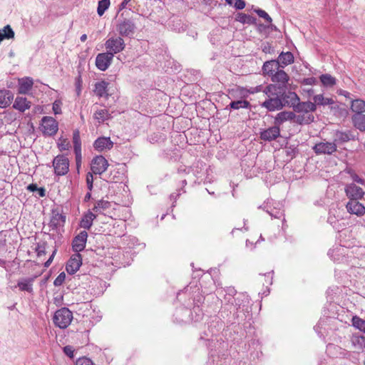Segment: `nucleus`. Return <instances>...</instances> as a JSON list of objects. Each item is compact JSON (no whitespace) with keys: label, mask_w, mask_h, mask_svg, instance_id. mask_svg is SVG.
I'll return each instance as SVG.
<instances>
[{"label":"nucleus","mask_w":365,"mask_h":365,"mask_svg":"<svg viewBox=\"0 0 365 365\" xmlns=\"http://www.w3.org/2000/svg\"><path fill=\"white\" fill-rule=\"evenodd\" d=\"M262 93L266 96V99L261 103L262 108L268 111L273 112L283 108L281 96L282 91L276 84H269L262 90Z\"/></svg>","instance_id":"nucleus-1"},{"label":"nucleus","mask_w":365,"mask_h":365,"mask_svg":"<svg viewBox=\"0 0 365 365\" xmlns=\"http://www.w3.org/2000/svg\"><path fill=\"white\" fill-rule=\"evenodd\" d=\"M283 205L279 202H276L273 200H267L264 204L259 207L267 212L272 218L280 219L283 218L284 220V214L282 209Z\"/></svg>","instance_id":"nucleus-2"},{"label":"nucleus","mask_w":365,"mask_h":365,"mask_svg":"<svg viewBox=\"0 0 365 365\" xmlns=\"http://www.w3.org/2000/svg\"><path fill=\"white\" fill-rule=\"evenodd\" d=\"M72 319V312L66 307L57 310L53 318L54 324L61 329H66L68 327Z\"/></svg>","instance_id":"nucleus-3"},{"label":"nucleus","mask_w":365,"mask_h":365,"mask_svg":"<svg viewBox=\"0 0 365 365\" xmlns=\"http://www.w3.org/2000/svg\"><path fill=\"white\" fill-rule=\"evenodd\" d=\"M41 130L44 135H54L58 130V124L55 118L51 116H44L41 119Z\"/></svg>","instance_id":"nucleus-4"},{"label":"nucleus","mask_w":365,"mask_h":365,"mask_svg":"<svg viewBox=\"0 0 365 365\" xmlns=\"http://www.w3.org/2000/svg\"><path fill=\"white\" fill-rule=\"evenodd\" d=\"M53 167L56 175H65L69 170V160L64 155H58L53 160Z\"/></svg>","instance_id":"nucleus-5"},{"label":"nucleus","mask_w":365,"mask_h":365,"mask_svg":"<svg viewBox=\"0 0 365 365\" xmlns=\"http://www.w3.org/2000/svg\"><path fill=\"white\" fill-rule=\"evenodd\" d=\"M105 47L107 52L112 53L114 56L115 54L118 53L124 50L125 43L124 40L120 36H113L109 38L105 43Z\"/></svg>","instance_id":"nucleus-6"},{"label":"nucleus","mask_w":365,"mask_h":365,"mask_svg":"<svg viewBox=\"0 0 365 365\" xmlns=\"http://www.w3.org/2000/svg\"><path fill=\"white\" fill-rule=\"evenodd\" d=\"M136 26L130 19H123L117 24V31L121 36H133L135 31Z\"/></svg>","instance_id":"nucleus-7"},{"label":"nucleus","mask_w":365,"mask_h":365,"mask_svg":"<svg viewBox=\"0 0 365 365\" xmlns=\"http://www.w3.org/2000/svg\"><path fill=\"white\" fill-rule=\"evenodd\" d=\"M108 167V160L102 155L96 156L91 161V169L93 174L101 175Z\"/></svg>","instance_id":"nucleus-8"},{"label":"nucleus","mask_w":365,"mask_h":365,"mask_svg":"<svg viewBox=\"0 0 365 365\" xmlns=\"http://www.w3.org/2000/svg\"><path fill=\"white\" fill-rule=\"evenodd\" d=\"M271 80L274 84L280 88V91L286 90L287 88L288 81L289 77L287 73L280 68L272 76Z\"/></svg>","instance_id":"nucleus-9"},{"label":"nucleus","mask_w":365,"mask_h":365,"mask_svg":"<svg viewBox=\"0 0 365 365\" xmlns=\"http://www.w3.org/2000/svg\"><path fill=\"white\" fill-rule=\"evenodd\" d=\"M113 56L112 53L105 52L98 53L96 58V66L101 71H105L108 68L112 63Z\"/></svg>","instance_id":"nucleus-10"},{"label":"nucleus","mask_w":365,"mask_h":365,"mask_svg":"<svg viewBox=\"0 0 365 365\" xmlns=\"http://www.w3.org/2000/svg\"><path fill=\"white\" fill-rule=\"evenodd\" d=\"M260 138L264 141H272L280 136V128L274 124L267 129L259 132Z\"/></svg>","instance_id":"nucleus-11"},{"label":"nucleus","mask_w":365,"mask_h":365,"mask_svg":"<svg viewBox=\"0 0 365 365\" xmlns=\"http://www.w3.org/2000/svg\"><path fill=\"white\" fill-rule=\"evenodd\" d=\"M82 264V257L81 254L76 252L72 255L69 260L68 261L66 269L70 274H75L81 267Z\"/></svg>","instance_id":"nucleus-12"},{"label":"nucleus","mask_w":365,"mask_h":365,"mask_svg":"<svg viewBox=\"0 0 365 365\" xmlns=\"http://www.w3.org/2000/svg\"><path fill=\"white\" fill-rule=\"evenodd\" d=\"M313 150L317 154L331 155L336 150V144L334 142H320L314 146Z\"/></svg>","instance_id":"nucleus-13"},{"label":"nucleus","mask_w":365,"mask_h":365,"mask_svg":"<svg viewBox=\"0 0 365 365\" xmlns=\"http://www.w3.org/2000/svg\"><path fill=\"white\" fill-rule=\"evenodd\" d=\"M285 91L286 90H282V93H281V100L282 101L283 108L288 106L294 109V106L299 102V98L294 92H286Z\"/></svg>","instance_id":"nucleus-14"},{"label":"nucleus","mask_w":365,"mask_h":365,"mask_svg":"<svg viewBox=\"0 0 365 365\" xmlns=\"http://www.w3.org/2000/svg\"><path fill=\"white\" fill-rule=\"evenodd\" d=\"M87 238H88L87 232L86 230L81 231L73 240V242H72L73 250L77 253H79V252L83 250L86 247Z\"/></svg>","instance_id":"nucleus-15"},{"label":"nucleus","mask_w":365,"mask_h":365,"mask_svg":"<svg viewBox=\"0 0 365 365\" xmlns=\"http://www.w3.org/2000/svg\"><path fill=\"white\" fill-rule=\"evenodd\" d=\"M345 192L347 197L351 200H359L364 195V192L361 187L356 185L354 183H350L346 185Z\"/></svg>","instance_id":"nucleus-16"},{"label":"nucleus","mask_w":365,"mask_h":365,"mask_svg":"<svg viewBox=\"0 0 365 365\" xmlns=\"http://www.w3.org/2000/svg\"><path fill=\"white\" fill-rule=\"evenodd\" d=\"M113 146V143L109 137H99L93 143V148L98 152L110 150Z\"/></svg>","instance_id":"nucleus-17"},{"label":"nucleus","mask_w":365,"mask_h":365,"mask_svg":"<svg viewBox=\"0 0 365 365\" xmlns=\"http://www.w3.org/2000/svg\"><path fill=\"white\" fill-rule=\"evenodd\" d=\"M294 113L312 114L316 110L315 103L310 101L299 102L294 108Z\"/></svg>","instance_id":"nucleus-18"},{"label":"nucleus","mask_w":365,"mask_h":365,"mask_svg":"<svg viewBox=\"0 0 365 365\" xmlns=\"http://www.w3.org/2000/svg\"><path fill=\"white\" fill-rule=\"evenodd\" d=\"M346 209L349 213L357 216H361L365 213L364 205L359 202L358 200H349L346 204Z\"/></svg>","instance_id":"nucleus-19"},{"label":"nucleus","mask_w":365,"mask_h":365,"mask_svg":"<svg viewBox=\"0 0 365 365\" xmlns=\"http://www.w3.org/2000/svg\"><path fill=\"white\" fill-rule=\"evenodd\" d=\"M36 278V276L21 278L18 280L16 287H18L21 291L32 293L33 284Z\"/></svg>","instance_id":"nucleus-20"},{"label":"nucleus","mask_w":365,"mask_h":365,"mask_svg":"<svg viewBox=\"0 0 365 365\" xmlns=\"http://www.w3.org/2000/svg\"><path fill=\"white\" fill-rule=\"evenodd\" d=\"M34 80L31 77H24L19 79L18 92L21 94H27L32 88Z\"/></svg>","instance_id":"nucleus-21"},{"label":"nucleus","mask_w":365,"mask_h":365,"mask_svg":"<svg viewBox=\"0 0 365 365\" xmlns=\"http://www.w3.org/2000/svg\"><path fill=\"white\" fill-rule=\"evenodd\" d=\"M294 117V113L292 111H282L278 113L274 119V124H276L279 127L282 125L284 122L292 121V118Z\"/></svg>","instance_id":"nucleus-22"},{"label":"nucleus","mask_w":365,"mask_h":365,"mask_svg":"<svg viewBox=\"0 0 365 365\" xmlns=\"http://www.w3.org/2000/svg\"><path fill=\"white\" fill-rule=\"evenodd\" d=\"M66 221V216L59 212H53L51 220L49 222V227L52 230H56L58 227L63 226Z\"/></svg>","instance_id":"nucleus-23"},{"label":"nucleus","mask_w":365,"mask_h":365,"mask_svg":"<svg viewBox=\"0 0 365 365\" xmlns=\"http://www.w3.org/2000/svg\"><path fill=\"white\" fill-rule=\"evenodd\" d=\"M14 99L13 93L7 89L0 90V108H6L12 102Z\"/></svg>","instance_id":"nucleus-24"},{"label":"nucleus","mask_w":365,"mask_h":365,"mask_svg":"<svg viewBox=\"0 0 365 365\" xmlns=\"http://www.w3.org/2000/svg\"><path fill=\"white\" fill-rule=\"evenodd\" d=\"M279 68V62L276 60H271L264 63L262 71L264 74L271 77Z\"/></svg>","instance_id":"nucleus-25"},{"label":"nucleus","mask_w":365,"mask_h":365,"mask_svg":"<svg viewBox=\"0 0 365 365\" xmlns=\"http://www.w3.org/2000/svg\"><path fill=\"white\" fill-rule=\"evenodd\" d=\"M314 120L313 114L294 113L292 121L299 125H307L312 123Z\"/></svg>","instance_id":"nucleus-26"},{"label":"nucleus","mask_w":365,"mask_h":365,"mask_svg":"<svg viewBox=\"0 0 365 365\" xmlns=\"http://www.w3.org/2000/svg\"><path fill=\"white\" fill-rule=\"evenodd\" d=\"M31 103L25 97L18 96L16 98L13 107L20 112H24L26 110L30 108Z\"/></svg>","instance_id":"nucleus-27"},{"label":"nucleus","mask_w":365,"mask_h":365,"mask_svg":"<svg viewBox=\"0 0 365 365\" xmlns=\"http://www.w3.org/2000/svg\"><path fill=\"white\" fill-rule=\"evenodd\" d=\"M276 61L279 62V66H280V68H283L285 66L290 65L294 62V56L289 51L282 52L279 55L278 58Z\"/></svg>","instance_id":"nucleus-28"},{"label":"nucleus","mask_w":365,"mask_h":365,"mask_svg":"<svg viewBox=\"0 0 365 365\" xmlns=\"http://www.w3.org/2000/svg\"><path fill=\"white\" fill-rule=\"evenodd\" d=\"M96 218V215L93 212L88 210L86 213L83 215L80 222V226L86 230H89L92 225L93 220Z\"/></svg>","instance_id":"nucleus-29"},{"label":"nucleus","mask_w":365,"mask_h":365,"mask_svg":"<svg viewBox=\"0 0 365 365\" xmlns=\"http://www.w3.org/2000/svg\"><path fill=\"white\" fill-rule=\"evenodd\" d=\"M108 83L105 81H101L97 82L95 84V89H94V92H95L96 95L97 96H98L99 98H102V97L108 98Z\"/></svg>","instance_id":"nucleus-30"},{"label":"nucleus","mask_w":365,"mask_h":365,"mask_svg":"<svg viewBox=\"0 0 365 365\" xmlns=\"http://www.w3.org/2000/svg\"><path fill=\"white\" fill-rule=\"evenodd\" d=\"M352 122L356 128L360 131H365V115L355 113L352 116Z\"/></svg>","instance_id":"nucleus-31"},{"label":"nucleus","mask_w":365,"mask_h":365,"mask_svg":"<svg viewBox=\"0 0 365 365\" xmlns=\"http://www.w3.org/2000/svg\"><path fill=\"white\" fill-rule=\"evenodd\" d=\"M110 206L111 203L109 201L101 200L95 203L92 210L96 213L103 214Z\"/></svg>","instance_id":"nucleus-32"},{"label":"nucleus","mask_w":365,"mask_h":365,"mask_svg":"<svg viewBox=\"0 0 365 365\" xmlns=\"http://www.w3.org/2000/svg\"><path fill=\"white\" fill-rule=\"evenodd\" d=\"M351 109L355 113H361L365 112V101L361 99H356L352 101Z\"/></svg>","instance_id":"nucleus-33"},{"label":"nucleus","mask_w":365,"mask_h":365,"mask_svg":"<svg viewBox=\"0 0 365 365\" xmlns=\"http://www.w3.org/2000/svg\"><path fill=\"white\" fill-rule=\"evenodd\" d=\"M93 117L99 123H102L110 118V114L106 109H99L94 113Z\"/></svg>","instance_id":"nucleus-34"},{"label":"nucleus","mask_w":365,"mask_h":365,"mask_svg":"<svg viewBox=\"0 0 365 365\" xmlns=\"http://www.w3.org/2000/svg\"><path fill=\"white\" fill-rule=\"evenodd\" d=\"M314 103L315 106H326L331 105L334 103V101L331 98H324L322 94L316 95L313 97Z\"/></svg>","instance_id":"nucleus-35"},{"label":"nucleus","mask_w":365,"mask_h":365,"mask_svg":"<svg viewBox=\"0 0 365 365\" xmlns=\"http://www.w3.org/2000/svg\"><path fill=\"white\" fill-rule=\"evenodd\" d=\"M353 138L350 133L336 131L335 133L334 143H345Z\"/></svg>","instance_id":"nucleus-36"},{"label":"nucleus","mask_w":365,"mask_h":365,"mask_svg":"<svg viewBox=\"0 0 365 365\" xmlns=\"http://www.w3.org/2000/svg\"><path fill=\"white\" fill-rule=\"evenodd\" d=\"M352 325L360 331L365 333V319L358 316H354L351 319Z\"/></svg>","instance_id":"nucleus-37"},{"label":"nucleus","mask_w":365,"mask_h":365,"mask_svg":"<svg viewBox=\"0 0 365 365\" xmlns=\"http://www.w3.org/2000/svg\"><path fill=\"white\" fill-rule=\"evenodd\" d=\"M230 106L231 108L237 110L240 108H249L250 107V103L249 101L246 100H240L236 101H232L230 103Z\"/></svg>","instance_id":"nucleus-38"},{"label":"nucleus","mask_w":365,"mask_h":365,"mask_svg":"<svg viewBox=\"0 0 365 365\" xmlns=\"http://www.w3.org/2000/svg\"><path fill=\"white\" fill-rule=\"evenodd\" d=\"M320 80L322 84L325 86H333L336 84L335 78L332 77L329 74H323L320 76Z\"/></svg>","instance_id":"nucleus-39"},{"label":"nucleus","mask_w":365,"mask_h":365,"mask_svg":"<svg viewBox=\"0 0 365 365\" xmlns=\"http://www.w3.org/2000/svg\"><path fill=\"white\" fill-rule=\"evenodd\" d=\"M110 6V0H101L98 2L97 12L99 16H102Z\"/></svg>","instance_id":"nucleus-40"},{"label":"nucleus","mask_w":365,"mask_h":365,"mask_svg":"<svg viewBox=\"0 0 365 365\" xmlns=\"http://www.w3.org/2000/svg\"><path fill=\"white\" fill-rule=\"evenodd\" d=\"M236 20L242 24H252L254 21V18L250 15L239 13L236 17Z\"/></svg>","instance_id":"nucleus-41"},{"label":"nucleus","mask_w":365,"mask_h":365,"mask_svg":"<svg viewBox=\"0 0 365 365\" xmlns=\"http://www.w3.org/2000/svg\"><path fill=\"white\" fill-rule=\"evenodd\" d=\"M73 149L81 148V140L80 137V132L78 130H75L73 133Z\"/></svg>","instance_id":"nucleus-42"},{"label":"nucleus","mask_w":365,"mask_h":365,"mask_svg":"<svg viewBox=\"0 0 365 365\" xmlns=\"http://www.w3.org/2000/svg\"><path fill=\"white\" fill-rule=\"evenodd\" d=\"M2 34L6 39L13 38L14 37V32L9 25H6L2 30Z\"/></svg>","instance_id":"nucleus-43"},{"label":"nucleus","mask_w":365,"mask_h":365,"mask_svg":"<svg viewBox=\"0 0 365 365\" xmlns=\"http://www.w3.org/2000/svg\"><path fill=\"white\" fill-rule=\"evenodd\" d=\"M347 173L350 175L353 181L360 184V185H364L365 180L360 178L354 170H348Z\"/></svg>","instance_id":"nucleus-44"},{"label":"nucleus","mask_w":365,"mask_h":365,"mask_svg":"<svg viewBox=\"0 0 365 365\" xmlns=\"http://www.w3.org/2000/svg\"><path fill=\"white\" fill-rule=\"evenodd\" d=\"M46 242L38 243L35 250L37 253L38 257H41L46 255Z\"/></svg>","instance_id":"nucleus-45"},{"label":"nucleus","mask_w":365,"mask_h":365,"mask_svg":"<svg viewBox=\"0 0 365 365\" xmlns=\"http://www.w3.org/2000/svg\"><path fill=\"white\" fill-rule=\"evenodd\" d=\"M76 365H93V362L91 359L83 356L76 360Z\"/></svg>","instance_id":"nucleus-46"},{"label":"nucleus","mask_w":365,"mask_h":365,"mask_svg":"<svg viewBox=\"0 0 365 365\" xmlns=\"http://www.w3.org/2000/svg\"><path fill=\"white\" fill-rule=\"evenodd\" d=\"M255 12L259 17L263 18L267 23L272 22V18L265 11L259 9L255 10Z\"/></svg>","instance_id":"nucleus-47"},{"label":"nucleus","mask_w":365,"mask_h":365,"mask_svg":"<svg viewBox=\"0 0 365 365\" xmlns=\"http://www.w3.org/2000/svg\"><path fill=\"white\" fill-rule=\"evenodd\" d=\"M74 153L76 155V163L77 169H78L81 165L82 162V155H81V149H74Z\"/></svg>","instance_id":"nucleus-48"},{"label":"nucleus","mask_w":365,"mask_h":365,"mask_svg":"<svg viewBox=\"0 0 365 365\" xmlns=\"http://www.w3.org/2000/svg\"><path fill=\"white\" fill-rule=\"evenodd\" d=\"M66 279V274L64 272L60 273L58 277L55 279L53 284L56 287L61 286Z\"/></svg>","instance_id":"nucleus-49"},{"label":"nucleus","mask_w":365,"mask_h":365,"mask_svg":"<svg viewBox=\"0 0 365 365\" xmlns=\"http://www.w3.org/2000/svg\"><path fill=\"white\" fill-rule=\"evenodd\" d=\"M245 300H247V298L242 294H240L236 298H234L235 304L237 309L242 305V302Z\"/></svg>","instance_id":"nucleus-50"},{"label":"nucleus","mask_w":365,"mask_h":365,"mask_svg":"<svg viewBox=\"0 0 365 365\" xmlns=\"http://www.w3.org/2000/svg\"><path fill=\"white\" fill-rule=\"evenodd\" d=\"M93 172L92 173H88L86 174V184L88 189L89 191H91L93 189Z\"/></svg>","instance_id":"nucleus-51"},{"label":"nucleus","mask_w":365,"mask_h":365,"mask_svg":"<svg viewBox=\"0 0 365 365\" xmlns=\"http://www.w3.org/2000/svg\"><path fill=\"white\" fill-rule=\"evenodd\" d=\"M344 249L343 248H341V247H337L336 249H334V250H331L329 251L328 252V255L331 257L333 258L334 260H339V258H336L335 256H338L340 252H341V251H343Z\"/></svg>","instance_id":"nucleus-52"},{"label":"nucleus","mask_w":365,"mask_h":365,"mask_svg":"<svg viewBox=\"0 0 365 365\" xmlns=\"http://www.w3.org/2000/svg\"><path fill=\"white\" fill-rule=\"evenodd\" d=\"M81 84H82V80L81 76H78L76 78L75 81V86H76V91L78 96L81 95Z\"/></svg>","instance_id":"nucleus-53"},{"label":"nucleus","mask_w":365,"mask_h":365,"mask_svg":"<svg viewBox=\"0 0 365 365\" xmlns=\"http://www.w3.org/2000/svg\"><path fill=\"white\" fill-rule=\"evenodd\" d=\"M353 344L357 343L359 348H363L365 346V339L364 336H356L352 339Z\"/></svg>","instance_id":"nucleus-54"},{"label":"nucleus","mask_w":365,"mask_h":365,"mask_svg":"<svg viewBox=\"0 0 365 365\" xmlns=\"http://www.w3.org/2000/svg\"><path fill=\"white\" fill-rule=\"evenodd\" d=\"M64 354L70 358H73L74 349L71 346H66L63 347Z\"/></svg>","instance_id":"nucleus-55"},{"label":"nucleus","mask_w":365,"mask_h":365,"mask_svg":"<svg viewBox=\"0 0 365 365\" xmlns=\"http://www.w3.org/2000/svg\"><path fill=\"white\" fill-rule=\"evenodd\" d=\"M70 147L69 141L63 140L61 143L58 144V148L61 150H68Z\"/></svg>","instance_id":"nucleus-56"},{"label":"nucleus","mask_w":365,"mask_h":365,"mask_svg":"<svg viewBox=\"0 0 365 365\" xmlns=\"http://www.w3.org/2000/svg\"><path fill=\"white\" fill-rule=\"evenodd\" d=\"M235 7L238 10L243 9L245 7V1L244 0H235Z\"/></svg>","instance_id":"nucleus-57"},{"label":"nucleus","mask_w":365,"mask_h":365,"mask_svg":"<svg viewBox=\"0 0 365 365\" xmlns=\"http://www.w3.org/2000/svg\"><path fill=\"white\" fill-rule=\"evenodd\" d=\"M53 110L55 114H59L61 112L60 105L57 101H55L53 104Z\"/></svg>","instance_id":"nucleus-58"},{"label":"nucleus","mask_w":365,"mask_h":365,"mask_svg":"<svg viewBox=\"0 0 365 365\" xmlns=\"http://www.w3.org/2000/svg\"><path fill=\"white\" fill-rule=\"evenodd\" d=\"M226 292L230 297H233L234 295L236 294V290L232 287H228L226 289Z\"/></svg>","instance_id":"nucleus-59"},{"label":"nucleus","mask_w":365,"mask_h":365,"mask_svg":"<svg viewBox=\"0 0 365 365\" xmlns=\"http://www.w3.org/2000/svg\"><path fill=\"white\" fill-rule=\"evenodd\" d=\"M131 0H123L119 5V11L124 9Z\"/></svg>","instance_id":"nucleus-60"},{"label":"nucleus","mask_w":365,"mask_h":365,"mask_svg":"<svg viewBox=\"0 0 365 365\" xmlns=\"http://www.w3.org/2000/svg\"><path fill=\"white\" fill-rule=\"evenodd\" d=\"M28 190L31 191V192H34V191H37L38 187L37 186L36 184H30L28 187H27Z\"/></svg>","instance_id":"nucleus-61"},{"label":"nucleus","mask_w":365,"mask_h":365,"mask_svg":"<svg viewBox=\"0 0 365 365\" xmlns=\"http://www.w3.org/2000/svg\"><path fill=\"white\" fill-rule=\"evenodd\" d=\"M37 192L40 197H44L46 195V190L43 187H38Z\"/></svg>","instance_id":"nucleus-62"},{"label":"nucleus","mask_w":365,"mask_h":365,"mask_svg":"<svg viewBox=\"0 0 365 365\" xmlns=\"http://www.w3.org/2000/svg\"><path fill=\"white\" fill-rule=\"evenodd\" d=\"M331 212H329V216L328 217V222L334 227V224L336 222V220L334 219V217H331Z\"/></svg>","instance_id":"nucleus-63"},{"label":"nucleus","mask_w":365,"mask_h":365,"mask_svg":"<svg viewBox=\"0 0 365 365\" xmlns=\"http://www.w3.org/2000/svg\"><path fill=\"white\" fill-rule=\"evenodd\" d=\"M264 88V87H263L262 86H258L257 87L255 88V90L253 91H252V93H255V92H259V91H262V90Z\"/></svg>","instance_id":"nucleus-64"}]
</instances>
